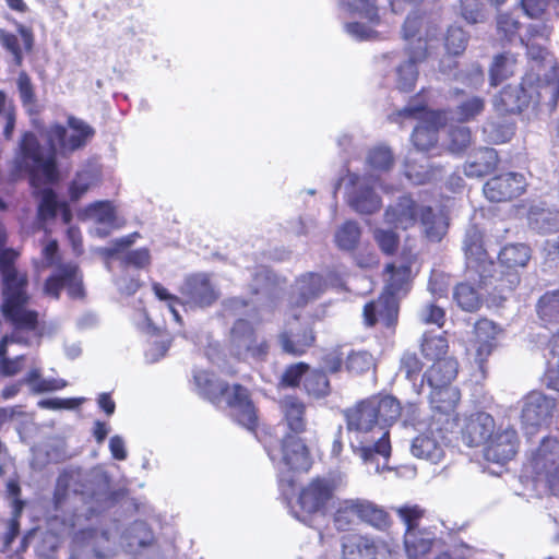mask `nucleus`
<instances>
[{
	"label": "nucleus",
	"mask_w": 559,
	"mask_h": 559,
	"mask_svg": "<svg viewBox=\"0 0 559 559\" xmlns=\"http://www.w3.org/2000/svg\"><path fill=\"white\" fill-rule=\"evenodd\" d=\"M225 404L230 411L231 420L258 437L260 415L250 390L241 383L231 384Z\"/></svg>",
	"instance_id": "nucleus-11"
},
{
	"label": "nucleus",
	"mask_w": 559,
	"mask_h": 559,
	"mask_svg": "<svg viewBox=\"0 0 559 559\" xmlns=\"http://www.w3.org/2000/svg\"><path fill=\"white\" fill-rule=\"evenodd\" d=\"M405 119H418V124L412 133V142L420 152H429L438 143V132L445 126V115L442 111L430 110L425 104L408 105L390 115V120L403 123Z\"/></svg>",
	"instance_id": "nucleus-5"
},
{
	"label": "nucleus",
	"mask_w": 559,
	"mask_h": 559,
	"mask_svg": "<svg viewBox=\"0 0 559 559\" xmlns=\"http://www.w3.org/2000/svg\"><path fill=\"white\" fill-rule=\"evenodd\" d=\"M378 546L369 535L359 533L342 537V559H377Z\"/></svg>",
	"instance_id": "nucleus-26"
},
{
	"label": "nucleus",
	"mask_w": 559,
	"mask_h": 559,
	"mask_svg": "<svg viewBox=\"0 0 559 559\" xmlns=\"http://www.w3.org/2000/svg\"><path fill=\"white\" fill-rule=\"evenodd\" d=\"M374 366V358L368 350H352L345 360V368L348 372L362 374Z\"/></svg>",
	"instance_id": "nucleus-50"
},
{
	"label": "nucleus",
	"mask_w": 559,
	"mask_h": 559,
	"mask_svg": "<svg viewBox=\"0 0 559 559\" xmlns=\"http://www.w3.org/2000/svg\"><path fill=\"white\" fill-rule=\"evenodd\" d=\"M424 369V362L414 352H405L401 356L399 370L404 377L415 382Z\"/></svg>",
	"instance_id": "nucleus-53"
},
{
	"label": "nucleus",
	"mask_w": 559,
	"mask_h": 559,
	"mask_svg": "<svg viewBox=\"0 0 559 559\" xmlns=\"http://www.w3.org/2000/svg\"><path fill=\"white\" fill-rule=\"evenodd\" d=\"M85 401L84 397H70V399H44L38 401L37 405L43 409H74L79 407Z\"/></svg>",
	"instance_id": "nucleus-63"
},
{
	"label": "nucleus",
	"mask_w": 559,
	"mask_h": 559,
	"mask_svg": "<svg viewBox=\"0 0 559 559\" xmlns=\"http://www.w3.org/2000/svg\"><path fill=\"white\" fill-rule=\"evenodd\" d=\"M283 353L294 357L305 355L316 343V335L310 326H302L296 333L284 331L278 335Z\"/></svg>",
	"instance_id": "nucleus-27"
},
{
	"label": "nucleus",
	"mask_w": 559,
	"mask_h": 559,
	"mask_svg": "<svg viewBox=\"0 0 559 559\" xmlns=\"http://www.w3.org/2000/svg\"><path fill=\"white\" fill-rule=\"evenodd\" d=\"M453 298L457 306L465 311H476L483 304L479 293L468 283H460L455 286Z\"/></svg>",
	"instance_id": "nucleus-46"
},
{
	"label": "nucleus",
	"mask_w": 559,
	"mask_h": 559,
	"mask_svg": "<svg viewBox=\"0 0 559 559\" xmlns=\"http://www.w3.org/2000/svg\"><path fill=\"white\" fill-rule=\"evenodd\" d=\"M179 293L182 306L189 309H207L221 298V292L209 273H192L185 277Z\"/></svg>",
	"instance_id": "nucleus-9"
},
{
	"label": "nucleus",
	"mask_w": 559,
	"mask_h": 559,
	"mask_svg": "<svg viewBox=\"0 0 559 559\" xmlns=\"http://www.w3.org/2000/svg\"><path fill=\"white\" fill-rule=\"evenodd\" d=\"M485 109V99L480 96L466 97L456 106V117L461 122L475 119Z\"/></svg>",
	"instance_id": "nucleus-51"
},
{
	"label": "nucleus",
	"mask_w": 559,
	"mask_h": 559,
	"mask_svg": "<svg viewBox=\"0 0 559 559\" xmlns=\"http://www.w3.org/2000/svg\"><path fill=\"white\" fill-rule=\"evenodd\" d=\"M538 20V22L527 25L525 37L521 38L522 44L534 59L544 58L554 32V25L549 17Z\"/></svg>",
	"instance_id": "nucleus-22"
},
{
	"label": "nucleus",
	"mask_w": 559,
	"mask_h": 559,
	"mask_svg": "<svg viewBox=\"0 0 559 559\" xmlns=\"http://www.w3.org/2000/svg\"><path fill=\"white\" fill-rule=\"evenodd\" d=\"M336 490L334 479L317 476L305 485L297 497L295 516L301 522H309L316 514H325Z\"/></svg>",
	"instance_id": "nucleus-6"
},
{
	"label": "nucleus",
	"mask_w": 559,
	"mask_h": 559,
	"mask_svg": "<svg viewBox=\"0 0 559 559\" xmlns=\"http://www.w3.org/2000/svg\"><path fill=\"white\" fill-rule=\"evenodd\" d=\"M429 396L432 408V423H436L435 430L442 436L444 432L452 431L459 425V414L456 408L461 400V392L456 386H430Z\"/></svg>",
	"instance_id": "nucleus-8"
},
{
	"label": "nucleus",
	"mask_w": 559,
	"mask_h": 559,
	"mask_svg": "<svg viewBox=\"0 0 559 559\" xmlns=\"http://www.w3.org/2000/svg\"><path fill=\"white\" fill-rule=\"evenodd\" d=\"M495 418L485 412H477L468 416L462 428L463 442L468 447L486 444L495 431Z\"/></svg>",
	"instance_id": "nucleus-21"
},
{
	"label": "nucleus",
	"mask_w": 559,
	"mask_h": 559,
	"mask_svg": "<svg viewBox=\"0 0 559 559\" xmlns=\"http://www.w3.org/2000/svg\"><path fill=\"white\" fill-rule=\"evenodd\" d=\"M467 43L468 36L462 27L452 25L447 29L444 46L448 53L453 56L462 53L466 49Z\"/></svg>",
	"instance_id": "nucleus-52"
},
{
	"label": "nucleus",
	"mask_w": 559,
	"mask_h": 559,
	"mask_svg": "<svg viewBox=\"0 0 559 559\" xmlns=\"http://www.w3.org/2000/svg\"><path fill=\"white\" fill-rule=\"evenodd\" d=\"M536 311L546 324H559V289L542 295L537 301Z\"/></svg>",
	"instance_id": "nucleus-42"
},
{
	"label": "nucleus",
	"mask_w": 559,
	"mask_h": 559,
	"mask_svg": "<svg viewBox=\"0 0 559 559\" xmlns=\"http://www.w3.org/2000/svg\"><path fill=\"white\" fill-rule=\"evenodd\" d=\"M63 288L71 299L85 297L82 273L73 262L58 263L56 271L45 280L43 292L50 298L59 299Z\"/></svg>",
	"instance_id": "nucleus-13"
},
{
	"label": "nucleus",
	"mask_w": 559,
	"mask_h": 559,
	"mask_svg": "<svg viewBox=\"0 0 559 559\" xmlns=\"http://www.w3.org/2000/svg\"><path fill=\"white\" fill-rule=\"evenodd\" d=\"M464 252L467 267L473 270L478 278H474L480 287L492 284L496 264L490 259L484 247L483 235L474 229L466 234L464 239Z\"/></svg>",
	"instance_id": "nucleus-15"
},
{
	"label": "nucleus",
	"mask_w": 559,
	"mask_h": 559,
	"mask_svg": "<svg viewBox=\"0 0 559 559\" xmlns=\"http://www.w3.org/2000/svg\"><path fill=\"white\" fill-rule=\"evenodd\" d=\"M546 355V368L542 381L546 389L559 393V338H552Z\"/></svg>",
	"instance_id": "nucleus-39"
},
{
	"label": "nucleus",
	"mask_w": 559,
	"mask_h": 559,
	"mask_svg": "<svg viewBox=\"0 0 559 559\" xmlns=\"http://www.w3.org/2000/svg\"><path fill=\"white\" fill-rule=\"evenodd\" d=\"M2 276L3 301L1 310L14 306H25L29 296L27 294L28 276L26 272H14Z\"/></svg>",
	"instance_id": "nucleus-23"
},
{
	"label": "nucleus",
	"mask_w": 559,
	"mask_h": 559,
	"mask_svg": "<svg viewBox=\"0 0 559 559\" xmlns=\"http://www.w3.org/2000/svg\"><path fill=\"white\" fill-rule=\"evenodd\" d=\"M538 96L546 98L548 104L556 106L559 102V70L556 68L550 69L539 80Z\"/></svg>",
	"instance_id": "nucleus-48"
},
{
	"label": "nucleus",
	"mask_w": 559,
	"mask_h": 559,
	"mask_svg": "<svg viewBox=\"0 0 559 559\" xmlns=\"http://www.w3.org/2000/svg\"><path fill=\"white\" fill-rule=\"evenodd\" d=\"M359 520V498L344 499L338 502L334 514L333 524L338 532H348Z\"/></svg>",
	"instance_id": "nucleus-35"
},
{
	"label": "nucleus",
	"mask_w": 559,
	"mask_h": 559,
	"mask_svg": "<svg viewBox=\"0 0 559 559\" xmlns=\"http://www.w3.org/2000/svg\"><path fill=\"white\" fill-rule=\"evenodd\" d=\"M288 432L282 439L265 431L259 441L270 460L287 472H307L311 466V454L299 436L307 430L306 404L297 396H286L280 403Z\"/></svg>",
	"instance_id": "nucleus-2"
},
{
	"label": "nucleus",
	"mask_w": 559,
	"mask_h": 559,
	"mask_svg": "<svg viewBox=\"0 0 559 559\" xmlns=\"http://www.w3.org/2000/svg\"><path fill=\"white\" fill-rule=\"evenodd\" d=\"M374 239L381 251L386 255H393L399 249L400 237L393 230L377 229Z\"/></svg>",
	"instance_id": "nucleus-59"
},
{
	"label": "nucleus",
	"mask_w": 559,
	"mask_h": 559,
	"mask_svg": "<svg viewBox=\"0 0 559 559\" xmlns=\"http://www.w3.org/2000/svg\"><path fill=\"white\" fill-rule=\"evenodd\" d=\"M25 306H14L2 309V314L16 330L35 331L38 328V312L25 309Z\"/></svg>",
	"instance_id": "nucleus-40"
},
{
	"label": "nucleus",
	"mask_w": 559,
	"mask_h": 559,
	"mask_svg": "<svg viewBox=\"0 0 559 559\" xmlns=\"http://www.w3.org/2000/svg\"><path fill=\"white\" fill-rule=\"evenodd\" d=\"M519 445V435L513 427H499L485 444L484 457L488 462L504 465L514 459Z\"/></svg>",
	"instance_id": "nucleus-17"
},
{
	"label": "nucleus",
	"mask_w": 559,
	"mask_h": 559,
	"mask_svg": "<svg viewBox=\"0 0 559 559\" xmlns=\"http://www.w3.org/2000/svg\"><path fill=\"white\" fill-rule=\"evenodd\" d=\"M23 382L31 386V391L34 394L55 392L68 386V381L64 379H44L40 370L37 368L31 369L23 379Z\"/></svg>",
	"instance_id": "nucleus-41"
},
{
	"label": "nucleus",
	"mask_w": 559,
	"mask_h": 559,
	"mask_svg": "<svg viewBox=\"0 0 559 559\" xmlns=\"http://www.w3.org/2000/svg\"><path fill=\"white\" fill-rule=\"evenodd\" d=\"M340 3L352 15H358L373 25L380 22L376 0H341Z\"/></svg>",
	"instance_id": "nucleus-44"
},
{
	"label": "nucleus",
	"mask_w": 559,
	"mask_h": 559,
	"mask_svg": "<svg viewBox=\"0 0 559 559\" xmlns=\"http://www.w3.org/2000/svg\"><path fill=\"white\" fill-rule=\"evenodd\" d=\"M350 207L359 214H373L382 206V200L372 187H361L355 191L348 201Z\"/></svg>",
	"instance_id": "nucleus-37"
},
{
	"label": "nucleus",
	"mask_w": 559,
	"mask_h": 559,
	"mask_svg": "<svg viewBox=\"0 0 559 559\" xmlns=\"http://www.w3.org/2000/svg\"><path fill=\"white\" fill-rule=\"evenodd\" d=\"M38 217L43 221L55 218L61 205V202L58 201L57 193L51 188H45L38 192Z\"/></svg>",
	"instance_id": "nucleus-49"
},
{
	"label": "nucleus",
	"mask_w": 559,
	"mask_h": 559,
	"mask_svg": "<svg viewBox=\"0 0 559 559\" xmlns=\"http://www.w3.org/2000/svg\"><path fill=\"white\" fill-rule=\"evenodd\" d=\"M414 262L415 255L403 252L399 264L391 262L385 265L383 292L376 300L368 301L362 309V320L367 328L381 323L385 329L395 331L399 321L397 298L405 296L411 289Z\"/></svg>",
	"instance_id": "nucleus-3"
},
{
	"label": "nucleus",
	"mask_w": 559,
	"mask_h": 559,
	"mask_svg": "<svg viewBox=\"0 0 559 559\" xmlns=\"http://www.w3.org/2000/svg\"><path fill=\"white\" fill-rule=\"evenodd\" d=\"M420 206L409 194L401 195L384 212V221L394 228L407 230L420 222Z\"/></svg>",
	"instance_id": "nucleus-19"
},
{
	"label": "nucleus",
	"mask_w": 559,
	"mask_h": 559,
	"mask_svg": "<svg viewBox=\"0 0 559 559\" xmlns=\"http://www.w3.org/2000/svg\"><path fill=\"white\" fill-rule=\"evenodd\" d=\"M324 288V281L320 274L308 273L298 281V292L290 298L293 308H304L310 301L317 299Z\"/></svg>",
	"instance_id": "nucleus-29"
},
{
	"label": "nucleus",
	"mask_w": 559,
	"mask_h": 559,
	"mask_svg": "<svg viewBox=\"0 0 559 559\" xmlns=\"http://www.w3.org/2000/svg\"><path fill=\"white\" fill-rule=\"evenodd\" d=\"M361 230L354 221H346L335 234L336 246L342 250H354L360 240Z\"/></svg>",
	"instance_id": "nucleus-47"
},
{
	"label": "nucleus",
	"mask_w": 559,
	"mask_h": 559,
	"mask_svg": "<svg viewBox=\"0 0 559 559\" xmlns=\"http://www.w3.org/2000/svg\"><path fill=\"white\" fill-rule=\"evenodd\" d=\"M449 138V148L453 153L464 152L472 142V133L469 128L463 126L451 128Z\"/></svg>",
	"instance_id": "nucleus-58"
},
{
	"label": "nucleus",
	"mask_w": 559,
	"mask_h": 559,
	"mask_svg": "<svg viewBox=\"0 0 559 559\" xmlns=\"http://www.w3.org/2000/svg\"><path fill=\"white\" fill-rule=\"evenodd\" d=\"M407 60L396 68V88L403 93H411L415 90L418 80V64L428 57L427 41L417 38L416 44L405 47Z\"/></svg>",
	"instance_id": "nucleus-18"
},
{
	"label": "nucleus",
	"mask_w": 559,
	"mask_h": 559,
	"mask_svg": "<svg viewBox=\"0 0 559 559\" xmlns=\"http://www.w3.org/2000/svg\"><path fill=\"white\" fill-rule=\"evenodd\" d=\"M412 453L418 459L438 462L443 456V449L431 435L423 432L414 438Z\"/></svg>",
	"instance_id": "nucleus-38"
},
{
	"label": "nucleus",
	"mask_w": 559,
	"mask_h": 559,
	"mask_svg": "<svg viewBox=\"0 0 559 559\" xmlns=\"http://www.w3.org/2000/svg\"><path fill=\"white\" fill-rule=\"evenodd\" d=\"M87 211L102 224H110L116 218L115 207L110 201H96L88 205Z\"/></svg>",
	"instance_id": "nucleus-62"
},
{
	"label": "nucleus",
	"mask_w": 559,
	"mask_h": 559,
	"mask_svg": "<svg viewBox=\"0 0 559 559\" xmlns=\"http://www.w3.org/2000/svg\"><path fill=\"white\" fill-rule=\"evenodd\" d=\"M420 223L424 227V236L430 242H440L449 229L448 218L436 213L431 206H424L420 210Z\"/></svg>",
	"instance_id": "nucleus-33"
},
{
	"label": "nucleus",
	"mask_w": 559,
	"mask_h": 559,
	"mask_svg": "<svg viewBox=\"0 0 559 559\" xmlns=\"http://www.w3.org/2000/svg\"><path fill=\"white\" fill-rule=\"evenodd\" d=\"M193 383L198 394L213 405H219L231 388L227 381L219 380L209 370L195 371L193 373Z\"/></svg>",
	"instance_id": "nucleus-24"
},
{
	"label": "nucleus",
	"mask_w": 559,
	"mask_h": 559,
	"mask_svg": "<svg viewBox=\"0 0 559 559\" xmlns=\"http://www.w3.org/2000/svg\"><path fill=\"white\" fill-rule=\"evenodd\" d=\"M459 371V362L453 357H444L437 359L424 372L423 381L426 380L429 386L452 385V381L456 378Z\"/></svg>",
	"instance_id": "nucleus-28"
},
{
	"label": "nucleus",
	"mask_w": 559,
	"mask_h": 559,
	"mask_svg": "<svg viewBox=\"0 0 559 559\" xmlns=\"http://www.w3.org/2000/svg\"><path fill=\"white\" fill-rule=\"evenodd\" d=\"M344 417L347 430L354 433L350 448L355 454L365 462L373 461L377 456H390L389 431L379 426L368 397L346 409Z\"/></svg>",
	"instance_id": "nucleus-4"
},
{
	"label": "nucleus",
	"mask_w": 559,
	"mask_h": 559,
	"mask_svg": "<svg viewBox=\"0 0 559 559\" xmlns=\"http://www.w3.org/2000/svg\"><path fill=\"white\" fill-rule=\"evenodd\" d=\"M368 164L377 170H390L394 165L393 153L389 147L376 146L368 152Z\"/></svg>",
	"instance_id": "nucleus-55"
},
{
	"label": "nucleus",
	"mask_w": 559,
	"mask_h": 559,
	"mask_svg": "<svg viewBox=\"0 0 559 559\" xmlns=\"http://www.w3.org/2000/svg\"><path fill=\"white\" fill-rule=\"evenodd\" d=\"M225 404L230 411L231 420L258 437L260 415L250 390L241 383L231 384Z\"/></svg>",
	"instance_id": "nucleus-10"
},
{
	"label": "nucleus",
	"mask_w": 559,
	"mask_h": 559,
	"mask_svg": "<svg viewBox=\"0 0 559 559\" xmlns=\"http://www.w3.org/2000/svg\"><path fill=\"white\" fill-rule=\"evenodd\" d=\"M420 352L427 360L432 362L448 357L449 342L445 332L436 334L432 331H426L421 336Z\"/></svg>",
	"instance_id": "nucleus-36"
},
{
	"label": "nucleus",
	"mask_w": 559,
	"mask_h": 559,
	"mask_svg": "<svg viewBox=\"0 0 559 559\" xmlns=\"http://www.w3.org/2000/svg\"><path fill=\"white\" fill-rule=\"evenodd\" d=\"M17 34L21 36L23 47H21L17 35L0 28V45L13 57L14 64L21 67L24 60L23 50L32 52L35 46L34 31L20 22H14Z\"/></svg>",
	"instance_id": "nucleus-20"
},
{
	"label": "nucleus",
	"mask_w": 559,
	"mask_h": 559,
	"mask_svg": "<svg viewBox=\"0 0 559 559\" xmlns=\"http://www.w3.org/2000/svg\"><path fill=\"white\" fill-rule=\"evenodd\" d=\"M515 58L509 52H501L495 56L489 68V82L491 86H498L513 74Z\"/></svg>",
	"instance_id": "nucleus-43"
},
{
	"label": "nucleus",
	"mask_w": 559,
	"mask_h": 559,
	"mask_svg": "<svg viewBox=\"0 0 559 559\" xmlns=\"http://www.w3.org/2000/svg\"><path fill=\"white\" fill-rule=\"evenodd\" d=\"M499 156L491 147L479 148L464 165L467 177L479 178L492 173L499 165Z\"/></svg>",
	"instance_id": "nucleus-32"
},
{
	"label": "nucleus",
	"mask_w": 559,
	"mask_h": 559,
	"mask_svg": "<svg viewBox=\"0 0 559 559\" xmlns=\"http://www.w3.org/2000/svg\"><path fill=\"white\" fill-rule=\"evenodd\" d=\"M229 343L235 356L240 360L265 361L270 353V342L258 334L253 323L247 319L235 320L229 331Z\"/></svg>",
	"instance_id": "nucleus-7"
},
{
	"label": "nucleus",
	"mask_w": 559,
	"mask_h": 559,
	"mask_svg": "<svg viewBox=\"0 0 559 559\" xmlns=\"http://www.w3.org/2000/svg\"><path fill=\"white\" fill-rule=\"evenodd\" d=\"M530 105V97L522 85H506L493 100V107L500 115L521 114Z\"/></svg>",
	"instance_id": "nucleus-25"
},
{
	"label": "nucleus",
	"mask_w": 559,
	"mask_h": 559,
	"mask_svg": "<svg viewBox=\"0 0 559 559\" xmlns=\"http://www.w3.org/2000/svg\"><path fill=\"white\" fill-rule=\"evenodd\" d=\"M460 13L469 24H476L484 17V3L481 0H460Z\"/></svg>",
	"instance_id": "nucleus-60"
},
{
	"label": "nucleus",
	"mask_w": 559,
	"mask_h": 559,
	"mask_svg": "<svg viewBox=\"0 0 559 559\" xmlns=\"http://www.w3.org/2000/svg\"><path fill=\"white\" fill-rule=\"evenodd\" d=\"M371 406L374 408L376 419L383 429L393 425L401 416V404L392 395L376 394L368 397Z\"/></svg>",
	"instance_id": "nucleus-31"
},
{
	"label": "nucleus",
	"mask_w": 559,
	"mask_h": 559,
	"mask_svg": "<svg viewBox=\"0 0 559 559\" xmlns=\"http://www.w3.org/2000/svg\"><path fill=\"white\" fill-rule=\"evenodd\" d=\"M359 523H364L372 528L385 532L392 525V518L389 511L376 502L359 498Z\"/></svg>",
	"instance_id": "nucleus-30"
},
{
	"label": "nucleus",
	"mask_w": 559,
	"mask_h": 559,
	"mask_svg": "<svg viewBox=\"0 0 559 559\" xmlns=\"http://www.w3.org/2000/svg\"><path fill=\"white\" fill-rule=\"evenodd\" d=\"M310 366L299 361L288 365L281 376L280 384L284 388H298L301 379L308 373Z\"/></svg>",
	"instance_id": "nucleus-54"
},
{
	"label": "nucleus",
	"mask_w": 559,
	"mask_h": 559,
	"mask_svg": "<svg viewBox=\"0 0 559 559\" xmlns=\"http://www.w3.org/2000/svg\"><path fill=\"white\" fill-rule=\"evenodd\" d=\"M16 86L23 107L29 108L35 106L37 103L35 86L26 71H21L19 73L16 79Z\"/></svg>",
	"instance_id": "nucleus-57"
},
{
	"label": "nucleus",
	"mask_w": 559,
	"mask_h": 559,
	"mask_svg": "<svg viewBox=\"0 0 559 559\" xmlns=\"http://www.w3.org/2000/svg\"><path fill=\"white\" fill-rule=\"evenodd\" d=\"M304 389L308 395L314 399L328 396L331 385L326 372L322 369L309 370L304 380Z\"/></svg>",
	"instance_id": "nucleus-45"
},
{
	"label": "nucleus",
	"mask_w": 559,
	"mask_h": 559,
	"mask_svg": "<svg viewBox=\"0 0 559 559\" xmlns=\"http://www.w3.org/2000/svg\"><path fill=\"white\" fill-rule=\"evenodd\" d=\"M531 258L532 249L525 243H508L503 246L498 253V261L507 271L504 276L496 280L497 283L493 285V289L499 293L514 290L521 282L518 271L525 267Z\"/></svg>",
	"instance_id": "nucleus-12"
},
{
	"label": "nucleus",
	"mask_w": 559,
	"mask_h": 559,
	"mask_svg": "<svg viewBox=\"0 0 559 559\" xmlns=\"http://www.w3.org/2000/svg\"><path fill=\"white\" fill-rule=\"evenodd\" d=\"M433 542L435 536L427 528L404 533V547L411 559H418L427 555L431 550Z\"/></svg>",
	"instance_id": "nucleus-34"
},
{
	"label": "nucleus",
	"mask_w": 559,
	"mask_h": 559,
	"mask_svg": "<svg viewBox=\"0 0 559 559\" xmlns=\"http://www.w3.org/2000/svg\"><path fill=\"white\" fill-rule=\"evenodd\" d=\"M35 129L45 142L47 153L36 133L25 131L22 133L15 154V164L27 177L31 187L37 189L43 185H56L60 180V170L57 155L68 156L87 145L94 138L92 126L74 116H69L67 127L53 122L45 126L40 121L34 122Z\"/></svg>",
	"instance_id": "nucleus-1"
},
{
	"label": "nucleus",
	"mask_w": 559,
	"mask_h": 559,
	"mask_svg": "<svg viewBox=\"0 0 559 559\" xmlns=\"http://www.w3.org/2000/svg\"><path fill=\"white\" fill-rule=\"evenodd\" d=\"M397 514L406 526L405 532L421 528L419 522L424 518L425 511L420 507L405 506L397 510Z\"/></svg>",
	"instance_id": "nucleus-61"
},
{
	"label": "nucleus",
	"mask_w": 559,
	"mask_h": 559,
	"mask_svg": "<svg viewBox=\"0 0 559 559\" xmlns=\"http://www.w3.org/2000/svg\"><path fill=\"white\" fill-rule=\"evenodd\" d=\"M521 23L510 13H499L497 15V33L507 41H512L519 36Z\"/></svg>",
	"instance_id": "nucleus-56"
},
{
	"label": "nucleus",
	"mask_w": 559,
	"mask_h": 559,
	"mask_svg": "<svg viewBox=\"0 0 559 559\" xmlns=\"http://www.w3.org/2000/svg\"><path fill=\"white\" fill-rule=\"evenodd\" d=\"M474 333L476 341L489 340L495 342L498 335V326L491 320H488L487 318H480L474 324Z\"/></svg>",
	"instance_id": "nucleus-64"
},
{
	"label": "nucleus",
	"mask_w": 559,
	"mask_h": 559,
	"mask_svg": "<svg viewBox=\"0 0 559 559\" xmlns=\"http://www.w3.org/2000/svg\"><path fill=\"white\" fill-rule=\"evenodd\" d=\"M557 413L558 399L550 397L540 391H531L523 399L521 419L526 427L548 426Z\"/></svg>",
	"instance_id": "nucleus-16"
},
{
	"label": "nucleus",
	"mask_w": 559,
	"mask_h": 559,
	"mask_svg": "<svg viewBox=\"0 0 559 559\" xmlns=\"http://www.w3.org/2000/svg\"><path fill=\"white\" fill-rule=\"evenodd\" d=\"M528 182L522 173L506 171L490 177L483 193L490 203L512 202L527 191Z\"/></svg>",
	"instance_id": "nucleus-14"
}]
</instances>
